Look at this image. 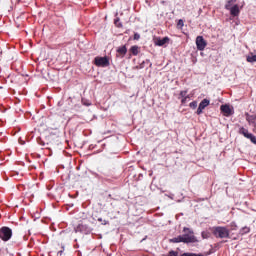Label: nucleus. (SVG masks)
<instances>
[{"label": "nucleus", "mask_w": 256, "mask_h": 256, "mask_svg": "<svg viewBox=\"0 0 256 256\" xmlns=\"http://www.w3.org/2000/svg\"><path fill=\"white\" fill-rule=\"evenodd\" d=\"M183 231L184 235L170 239V243H197L199 241L190 228L184 227Z\"/></svg>", "instance_id": "1"}, {"label": "nucleus", "mask_w": 256, "mask_h": 256, "mask_svg": "<svg viewBox=\"0 0 256 256\" xmlns=\"http://www.w3.org/2000/svg\"><path fill=\"white\" fill-rule=\"evenodd\" d=\"M213 233L215 237H219L220 239H227L229 237V229L225 227H216Z\"/></svg>", "instance_id": "2"}, {"label": "nucleus", "mask_w": 256, "mask_h": 256, "mask_svg": "<svg viewBox=\"0 0 256 256\" xmlns=\"http://www.w3.org/2000/svg\"><path fill=\"white\" fill-rule=\"evenodd\" d=\"M12 235H13V232L9 227H2L0 229V239H2V241H9Z\"/></svg>", "instance_id": "3"}, {"label": "nucleus", "mask_w": 256, "mask_h": 256, "mask_svg": "<svg viewBox=\"0 0 256 256\" xmlns=\"http://www.w3.org/2000/svg\"><path fill=\"white\" fill-rule=\"evenodd\" d=\"M220 111H222V113L225 117H231V115H233V113H235L233 106H231L229 104L222 105L220 107Z\"/></svg>", "instance_id": "4"}, {"label": "nucleus", "mask_w": 256, "mask_h": 256, "mask_svg": "<svg viewBox=\"0 0 256 256\" xmlns=\"http://www.w3.org/2000/svg\"><path fill=\"white\" fill-rule=\"evenodd\" d=\"M196 47L198 51H205V47H207V41L203 36L196 37Z\"/></svg>", "instance_id": "5"}, {"label": "nucleus", "mask_w": 256, "mask_h": 256, "mask_svg": "<svg viewBox=\"0 0 256 256\" xmlns=\"http://www.w3.org/2000/svg\"><path fill=\"white\" fill-rule=\"evenodd\" d=\"M94 61L96 67H109V59L107 57H96Z\"/></svg>", "instance_id": "6"}, {"label": "nucleus", "mask_w": 256, "mask_h": 256, "mask_svg": "<svg viewBox=\"0 0 256 256\" xmlns=\"http://www.w3.org/2000/svg\"><path fill=\"white\" fill-rule=\"evenodd\" d=\"M211 102L209 101V99H203L199 106H198V109H197V115H201V113H203V110L206 108V107H209V104Z\"/></svg>", "instance_id": "7"}, {"label": "nucleus", "mask_w": 256, "mask_h": 256, "mask_svg": "<svg viewBox=\"0 0 256 256\" xmlns=\"http://www.w3.org/2000/svg\"><path fill=\"white\" fill-rule=\"evenodd\" d=\"M167 43H169V37H164V38H155L154 39V44L157 47H163V45H167Z\"/></svg>", "instance_id": "8"}, {"label": "nucleus", "mask_w": 256, "mask_h": 256, "mask_svg": "<svg viewBox=\"0 0 256 256\" xmlns=\"http://www.w3.org/2000/svg\"><path fill=\"white\" fill-rule=\"evenodd\" d=\"M246 121L256 129V115H249V113H246Z\"/></svg>", "instance_id": "9"}, {"label": "nucleus", "mask_w": 256, "mask_h": 256, "mask_svg": "<svg viewBox=\"0 0 256 256\" xmlns=\"http://www.w3.org/2000/svg\"><path fill=\"white\" fill-rule=\"evenodd\" d=\"M241 11L239 10V5L235 4L233 7L230 8V14L233 17H239V13Z\"/></svg>", "instance_id": "10"}, {"label": "nucleus", "mask_w": 256, "mask_h": 256, "mask_svg": "<svg viewBox=\"0 0 256 256\" xmlns=\"http://www.w3.org/2000/svg\"><path fill=\"white\" fill-rule=\"evenodd\" d=\"M246 61L248 63H256V54H249L247 57H246Z\"/></svg>", "instance_id": "11"}, {"label": "nucleus", "mask_w": 256, "mask_h": 256, "mask_svg": "<svg viewBox=\"0 0 256 256\" xmlns=\"http://www.w3.org/2000/svg\"><path fill=\"white\" fill-rule=\"evenodd\" d=\"M235 3H237V0H228L225 5V9H227L228 11L231 10V7H233Z\"/></svg>", "instance_id": "12"}, {"label": "nucleus", "mask_w": 256, "mask_h": 256, "mask_svg": "<svg viewBox=\"0 0 256 256\" xmlns=\"http://www.w3.org/2000/svg\"><path fill=\"white\" fill-rule=\"evenodd\" d=\"M130 52L132 53V55H139V46H132L130 48Z\"/></svg>", "instance_id": "13"}, {"label": "nucleus", "mask_w": 256, "mask_h": 256, "mask_svg": "<svg viewBox=\"0 0 256 256\" xmlns=\"http://www.w3.org/2000/svg\"><path fill=\"white\" fill-rule=\"evenodd\" d=\"M118 53H120V55H125L127 53V47L122 46L118 49Z\"/></svg>", "instance_id": "14"}, {"label": "nucleus", "mask_w": 256, "mask_h": 256, "mask_svg": "<svg viewBox=\"0 0 256 256\" xmlns=\"http://www.w3.org/2000/svg\"><path fill=\"white\" fill-rule=\"evenodd\" d=\"M181 256H203V255L187 252V253H183Z\"/></svg>", "instance_id": "15"}, {"label": "nucleus", "mask_w": 256, "mask_h": 256, "mask_svg": "<svg viewBox=\"0 0 256 256\" xmlns=\"http://www.w3.org/2000/svg\"><path fill=\"white\" fill-rule=\"evenodd\" d=\"M180 97H181V99H183L185 97H189V95H187V90L181 91L180 92Z\"/></svg>", "instance_id": "16"}, {"label": "nucleus", "mask_w": 256, "mask_h": 256, "mask_svg": "<svg viewBox=\"0 0 256 256\" xmlns=\"http://www.w3.org/2000/svg\"><path fill=\"white\" fill-rule=\"evenodd\" d=\"M189 107H191V109H197V102L193 101L189 104Z\"/></svg>", "instance_id": "17"}, {"label": "nucleus", "mask_w": 256, "mask_h": 256, "mask_svg": "<svg viewBox=\"0 0 256 256\" xmlns=\"http://www.w3.org/2000/svg\"><path fill=\"white\" fill-rule=\"evenodd\" d=\"M179 252L171 250L168 254V256H178Z\"/></svg>", "instance_id": "18"}, {"label": "nucleus", "mask_w": 256, "mask_h": 256, "mask_svg": "<svg viewBox=\"0 0 256 256\" xmlns=\"http://www.w3.org/2000/svg\"><path fill=\"white\" fill-rule=\"evenodd\" d=\"M98 221L102 223V225H107V223H109L108 221L103 220V218H98Z\"/></svg>", "instance_id": "19"}, {"label": "nucleus", "mask_w": 256, "mask_h": 256, "mask_svg": "<svg viewBox=\"0 0 256 256\" xmlns=\"http://www.w3.org/2000/svg\"><path fill=\"white\" fill-rule=\"evenodd\" d=\"M202 238H203V239H209V234H208V232H202Z\"/></svg>", "instance_id": "20"}, {"label": "nucleus", "mask_w": 256, "mask_h": 256, "mask_svg": "<svg viewBox=\"0 0 256 256\" xmlns=\"http://www.w3.org/2000/svg\"><path fill=\"white\" fill-rule=\"evenodd\" d=\"M187 99H191V96L185 97V98H181V103L184 105V103H187Z\"/></svg>", "instance_id": "21"}, {"label": "nucleus", "mask_w": 256, "mask_h": 256, "mask_svg": "<svg viewBox=\"0 0 256 256\" xmlns=\"http://www.w3.org/2000/svg\"><path fill=\"white\" fill-rule=\"evenodd\" d=\"M141 38V35H139L138 33L134 34V39L135 40H139Z\"/></svg>", "instance_id": "22"}, {"label": "nucleus", "mask_w": 256, "mask_h": 256, "mask_svg": "<svg viewBox=\"0 0 256 256\" xmlns=\"http://www.w3.org/2000/svg\"><path fill=\"white\" fill-rule=\"evenodd\" d=\"M243 231H244V233H249L250 229H249V227H244Z\"/></svg>", "instance_id": "23"}, {"label": "nucleus", "mask_w": 256, "mask_h": 256, "mask_svg": "<svg viewBox=\"0 0 256 256\" xmlns=\"http://www.w3.org/2000/svg\"><path fill=\"white\" fill-rule=\"evenodd\" d=\"M183 25H184L183 20H179L178 21V26L183 27Z\"/></svg>", "instance_id": "24"}]
</instances>
